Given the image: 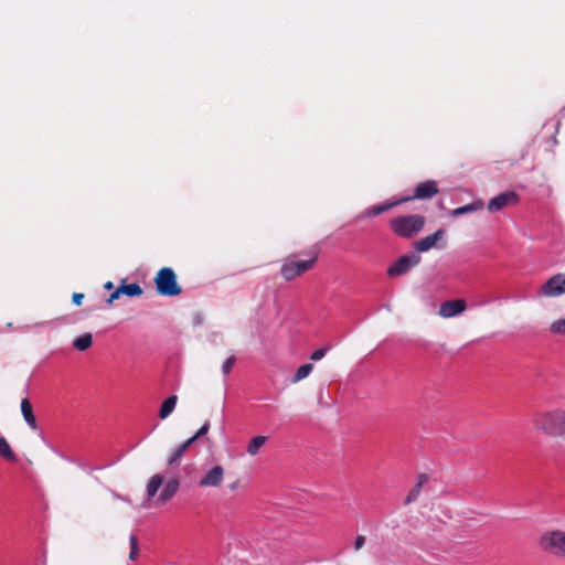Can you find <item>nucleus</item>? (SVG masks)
Returning <instances> with one entry per match:
<instances>
[{"label": "nucleus", "instance_id": "obj_1", "mask_svg": "<svg viewBox=\"0 0 565 565\" xmlns=\"http://www.w3.org/2000/svg\"><path fill=\"white\" fill-rule=\"evenodd\" d=\"M425 226V217L420 214L403 215L390 221L391 230L399 237L412 238Z\"/></svg>", "mask_w": 565, "mask_h": 565}, {"label": "nucleus", "instance_id": "obj_13", "mask_svg": "<svg viewBox=\"0 0 565 565\" xmlns=\"http://www.w3.org/2000/svg\"><path fill=\"white\" fill-rule=\"evenodd\" d=\"M224 470L221 466L212 467L200 480V487H218L223 480Z\"/></svg>", "mask_w": 565, "mask_h": 565}, {"label": "nucleus", "instance_id": "obj_14", "mask_svg": "<svg viewBox=\"0 0 565 565\" xmlns=\"http://www.w3.org/2000/svg\"><path fill=\"white\" fill-rule=\"evenodd\" d=\"M21 413H22L23 419L25 420V423L28 424V426L31 429L35 430L39 428L36 417L33 413L32 404L28 397H24L21 401Z\"/></svg>", "mask_w": 565, "mask_h": 565}, {"label": "nucleus", "instance_id": "obj_29", "mask_svg": "<svg viewBox=\"0 0 565 565\" xmlns=\"http://www.w3.org/2000/svg\"><path fill=\"white\" fill-rule=\"evenodd\" d=\"M74 465H76L79 469L87 472L88 475H92V472L95 470H102L106 467V466L90 467L86 461L79 460V459H76Z\"/></svg>", "mask_w": 565, "mask_h": 565}, {"label": "nucleus", "instance_id": "obj_10", "mask_svg": "<svg viewBox=\"0 0 565 565\" xmlns=\"http://www.w3.org/2000/svg\"><path fill=\"white\" fill-rule=\"evenodd\" d=\"M438 193V184L434 180H427L418 183L414 188V193L409 196H405L407 201L411 200H428Z\"/></svg>", "mask_w": 565, "mask_h": 565}, {"label": "nucleus", "instance_id": "obj_5", "mask_svg": "<svg viewBox=\"0 0 565 565\" xmlns=\"http://www.w3.org/2000/svg\"><path fill=\"white\" fill-rule=\"evenodd\" d=\"M316 262L317 257L309 259H298L297 256L288 257L280 268V274L285 280L290 281L312 268Z\"/></svg>", "mask_w": 565, "mask_h": 565}, {"label": "nucleus", "instance_id": "obj_32", "mask_svg": "<svg viewBox=\"0 0 565 565\" xmlns=\"http://www.w3.org/2000/svg\"><path fill=\"white\" fill-rule=\"evenodd\" d=\"M365 544V536L363 535H358L355 537V541H354V544H353V547L355 551H359L360 548L363 547V545Z\"/></svg>", "mask_w": 565, "mask_h": 565}, {"label": "nucleus", "instance_id": "obj_35", "mask_svg": "<svg viewBox=\"0 0 565 565\" xmlns=\"http://www.w3.org/2000/svg\"><path fill=\"white\" fill-rule=\"evenodd\" d=\"M139 555V547L138 546H132L130 547V552H129V558L131 561L136 559V557Z\"/></svg>", "mask_w": 565, "mask_h": 565}, {"label": "nucleus", "instance_id": "obj_9", "mask_svg": "<svg viewBox=\"0 0 565 565\" xmlns=\"http://www.w3.org/2000/svg\"><path fill=\"white\" fill-rule=\"evenodd\" d=\"M540 294L546 297H557L565 294V274H556L541 287Z\"/></svg>", "mask_w": 565, "mask_h": 565}, {"label": "nucleus", "instance_id": "obj_19", "mask_svg": "<svg viewBox=\"0 0 565 565\" xmlns=\"http://www.w3.org/2000/svg\"><path fill=\"white\" fill-rule=\"evenodd\" d=\"M122 295L135 298L140 297L143 294L142 287L138 282L127 284L125 279H122L119 284Z\"/></svg>", "mask_w": 565, "mask_h": 565}, {"label": "nucleus", "instance_id": "obj_26", "mask_svg": "<svg viewBox=\"0 0 565 565\" xmlns=\"http://www.w3.org/2000/svg\"><path fill=\"white\" fill-rule=\"evenodd\" d=\"M550 331L554 334L565 337V319H558L551 323Z\"/></svg>", "mask_w": 565, "mask_h": 565}, {"label": "nucleus", "instance_id": "obj_36", "mask_svg": "<svg viewBox=\"0 0 565 565\" xmlns=\"http://www.w3.org/2000/svg\"><path fill=\"white\" fill-rule=\"evenodd\" d=\"M129 544H130V547H135V546H138V540H137V535L136 534H131L130 537H129Z\"/></svg>", "mask_w": 565, "mask_h": 565}, {"label": "nucleus", "instance_id": "obj_31", "mask_svg": "<svg viewBox=\"0 0 565 565\" xmlns=\"http://www.w3.org/2000/svg\"><path fill=\"white\" fill-rule=\"evenodd\" d=\"M122 295L120 287L118 286L108 297L107 303H113L115 300L119 299Z\"/></svg>", "mask_w": 565, "mask_h": 565}, {"label": "nucleus", "instance_id": "obj_3", "mask_svg": "<svg viewBox=\"0 0 565 565\" xmlns=\"http://www.w3.org/2000/svg\"><path fill=\"white\" fill-rule=\"evenodd\" d=\"M156 291L163 297H175L182 292L175 271L171 267H162L154 279Z\"/></svg>", "mask_w": 565, "mask_h": 565}, {"label": "nucleus", "instance_id": "obj_20", "mask_svg": "<svg viewBox=\"0 0 565 565\" xmlns=\"http://www.w3.org/2000/svg\"><path fill=\"white\" fill-rule=\"evenodd\" d=\"M0 457L9 462H18V456L12 450L4 436H0Z\"/></svg>", "mask_w": 565, "mask_h": 565}, {"label": "nucleus", "instance_id": "obj_27", "mask_svg": "<svg viewBox=\"0 0 565 565\" xmlns=\"http://www.w3.org/2000/svg\"><path fill=\"white\" fill-rule=\"evenodd\" d=\"M209 430L210 423L205 422L192 437L188 438V440L190 441L191 445H193L199 438L205 436L209 433Z\"/></svg>", "mask_w": 565, "mask_h": 565}, {"label": "nucleus", "instance_id": "obj_34", "mask_svg": "<svg viewBox=\"0 0 565 565\" xmlns=\"http://www.w3.org/2000/svg\"><path fill=\"white\" fill-rule=\"evenodd\" d=\"M83 299H84V294H82V292H74L72 296V301L76 306H81Z\"/></svg>", "mask_w": 565, "mask_h": 565}, {"label": "nucleus", "instance_id": "obj_21", "mask_svg": "<svg viewBox=\"0 0 565 565\" xmlns=\"http://www.w3.org/2000/svg\"><path fill=\"white\" fill-rule=\"evenodd\" d=\"M192 445L190 444V441L186 439L185 441H183L182 444H180L172 452L171 455L168 457V465L169 466H173V465H177L179 463V461L182 459V457L184 456L185 451L191 447Z\"/></svg>", "mask_w": 565, "mask_h": 565}, {"label": "nucleus", "instance_id": "obj_2", "mask_svg": "<svg viewBox=\"0 0 565 565\" xmlns=\"http://www.w3.org/2000/svg\"><path fill=\"white\" fill-rule=\"evenodd\" d=\"M535 427L547 435L565 438V412L556 409L537 415Z\"/></svg>", "mask_w": 565, "mask_h": 565}, {"label": "nucleus", "instance_id": "obj_22", "mask_svg": "<svg viewBox=\"0 0 565 565\" xmlns=\"http://www.w3.org/2000/svg\"><path fill=\"white\" fill-rule=\"evenodd\" d=\"M93 344V335L88 332L76 337L73 340V347L81 352L88 350Z\"/></svg>", "mask_w": 565, "mask_h": 565}, {"label": "nucleus", "instance_id": "obj_25", "mask_svg": "<svg viewBox=\"0 0 565 565\" xmlns=\"http://www.w3.org/2000/svg\"><path fill=\"white\" fill-rule=\"evenodd\" d=\"M265 436H255L253 437L247 445V452L252 456L256 455L259 448L265 444Z\"/></svg>", "mask_w": 565, "mask_h": 565}, {"label": "nucleus", "instance_id": "obj_18", "mask_svg": "<svg viewBox=\"0 0 565 565\" xmlns=\"http://www.w3.org/2000/svg\"><path fill=\"white\" fill-rule=\"evenodd\" d=\"M177 402H178V396L177 395L172 394V395L168 396L162 402V404L160 406L159 418L160 419L168 418L172 414V412L174 411Z\"/></svg>", "mask_w": 565, "mask_h": 565}, {"label": "nucleus", "instance_id": "obj_24", "mask_svg": "<svg viewBox=\"0 0 565 565\" xmlns=\"http://www.w3.org/2000/svg\"><path fill=\"white\" fill-rule=\"evenodd\" d=\"M313 365L311 363H305L300 365L295 374L292 375V383L300 382L301 380L306 379L312 371Z\"/></svg>", "mask_w": 565, "mask_h": 565}, {"label": "nucleus", "instance_id": "obj_16", "mask_svg": "<svg viewBox=\"0 0 565 565\" xmlns=\"http://www.w3.org/2000/svg\"><path fill=\"white\" fill-rule=\"evenodd\" d=\"M427 481H428V476L426 473H420L418 476L416 484L408 491V493L405 498L404 503L406 505L415 502L418 499L422 488Z\"/></svg>", "mask_w": 565, "mask_h": 565}, {"label": "nucleus", "instance_id": "obj_6", "mask_svg": "<svg viewBox=\"0 0 565 565\" xmlns=\"http://www.w3.org/2000/svg\"><path fill=\"white\" fill-rule=\"evenodd\" d=\"M422 260V257L414 250L408 252L399 256L392 265L387 268V276L395 278L403 276L417 266Z\"/></svg>", "mask_w": 565, "mask_h": 565}, {"label": "nucleus", "instance_id": "obj_4", "mask_svg": "<svg viewBox=\"0 0 565 565\" xmlns=\"http://www.w3.org/2000/svg\"><path fill=\"white\" fill-rule=\"evenodd\" d=\"M539 546L547 554L565 557V531L548 530L543 532L539 539Z\"/></svg>", "mask_w": 565, "mask_h": 565}, {"label": "nucleus", "instance_id": "obj_11", "mask_svg": "<svg viewBox=\"0 0 565 565\" xmlns=\"http://www.w3.org/2000/svg\"><path fill=\"white\" fill-rule=\"evenodd\" d=\"M467 309L465 299L457 298L444 301L439 307V316L443 318H454L461 315Z\"/></svg>", "mask_w": 565, "mask_h": 565}, {"label": "nucleus", "instance_id": "obj_30", "mask_svg": "<svg viewBox=\"0 0 565 565\" xmlns=\"http://www.w3.org/2000/svg\"><path fill=\"white\" fill-rule=\"evenodd\" d=\"M236 358L234 355L228 356L222 364V374L226 377L231 373L234 364H235Z\"/></svg>", "mask_w": 565, "mask_h": 565}, {"label": "nucleus", "instance_id": "obj_7", "mask_svg": "<svg viewBox=\"0 0 565 565\" xmlns=\"http://www.w3.org/2000/svg\"><path fill=\"white\" fill-rule=\"evenodd\" d=\"M445 235L446 231L443 227L438 228L431 235L416 241L413 245L414 252L419 255L420 253H426L431 248L444 249L446 247V241H444Z\"/></svg>", "mask_w": 565, "mask_h": 565}, {"label": "nucleus", "instance_id": "obj_15", "mask_svg": "<svg viewBox=\"0 0 565 565\" xmlns=\"http://www.w3.org/2000/svg\"><path fill=\"white\" fill-rule=\"evenodd\" d=\"M179 488H180V482H179L178 478H172V479L168 480V482L164 484L162 491L159 494V498H158L159 502H161V503L168 502L170 499H172L177 494Z\"/></svg>", "mask_w": 565, "mask_h": 565}, {"label": "nucleus", "instance_id": "obj_33", "mask_svg": "<svg viewBox=\"0 0 565 565\" xmlns=\"http://www.w3.org/2000/svg\"><path fill=\"white\" fill-rule=\"evenodd\" d=\"M54 452H55L60 458H62L63 460H65V461H67V462H70V463H75V460H76L75 458H73V457H71V456H68V455H66V454H64V452H62V451H60V450H57V449H54Z\"/></svg>", "mask_w": 565, "mask_h": 565}, {"label": "nucleus", "instance_id": "obj_23", "mask_svg": "<svg viewBox=\"0 0 565 565\" xmlns=\"http://www.w3.org/2000/svg\"><path fill=\"white\" fill-rule=\"evenodd\" d=\"M163 483V477L159 473L152 476L147 484L148 498H153Z\"/></svg>", "mask_w": 565, "mask_h": 565}, {"label": "nucleus", "instance_id": "obj_12", "mask_svg": "<svg viewBox=\"0 0 565 565\" xmlns=\"http://www.w3.org/2000/svg\"><path fill=\"white\" fill-rule=\"evenodd\" d=\"M407 202V199H398V200H395V201H386V202H383V203H380V204H376V205H372L367 209H365V211L362 213V217H374V216H377L384 212H387L388 210L402 204V203H405Z\"/></svg>", "mask_w": 565, "mask_h": 565}, {"label": "nucleus", "instance_id": "obj_17", "mask_svg": "<svg viewBox=\"0 0 565 565\" xmlns=\"http://www.w3.org/2000/svg\"><path fill=\"white\" fill-rule=\"evenodd\" d=\"M483 205L484 204L481 199H476L466 205H462V206H459V207H456L455 210H452L451 215L457 217V216L465 215L467 213L476 212V211L481 210L483 207Z\"/></svg>", "mask_w": 565, "mask_h": 565}, {"label": "nucleus", "instance_id": "obj_37", "mask_svg": "<svg viewBox=\"0 0 565 565\" xmlns=\"http://www.w3.org/2000/svg\"><path fill=\"white\" fill-rule=\"evenodd\" d=\"M113 288H114V284L111 281H107L104 285V289H106V290H111Z\"/></svg>", "mask_w": 565, "mask_h": 565}, {"label": "nucleus", "instance_id": "obj_28", "mask_svg": "<svg viewBox=\"0 0 565 565\" xmlns=\"http://www.w3.org/2000/svg\"><path fill=\"white\" fill-rule=\"evenodd\" d=\"M330 349L331 345L321 347L311 353L310 359L315 362L320 361L326 356Z\"/></svg>", "mask_w": 565, "mask_h": 565}, {"label": "nucleus", "instance_id": "obj_8", "mask_svg": "<svg viewBox=\"0 0 565 565\" xmlns=\"http://www.w3.org/2000/svg\"><path fill=\"white\" fill-rule=\"evenodd\" d=\"M519 200V194L513 190L501 192L488 202L487 209L490 213H497L508 205H515Z\"/></svg>", "mask_w": 565, "mask_h": 565}]
</instances>
